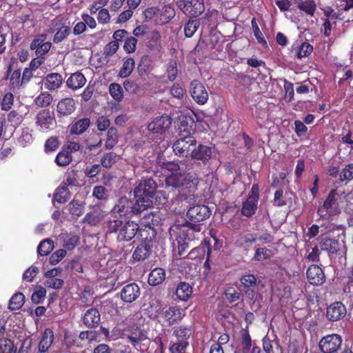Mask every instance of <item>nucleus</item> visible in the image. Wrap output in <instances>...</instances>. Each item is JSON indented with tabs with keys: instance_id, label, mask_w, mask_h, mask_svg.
Instances as JSON below:
<instances>
[{
	"instance_id": "obj_1",
	"label": "nucleus",
	"mask_w": 353,
	"mask_h": 353,
	"mask_svg": "<svg viewBox=\"0 0 353 353\" xmlns=\"http://www.w3.org/2000/svg\"><path fill=\"white\" fill-rule=\"evenodd\" d=\"M136 203L126 196L119 198L111 210L114 216H123L132 213L137 214L150 208L153 205L154 194V181L152 179H145L134 189Z\"/></svg>"
},
{
	"instance_id": "obj_2",
	"label": "nucleus",
	"mask_w": 353,
	"mask_h": 353,
	"mask_svg": "<svg viewBox=\"0 0 353 353\" xmlns=\"http://www.w3.org/2000/svg\"><path fill=\"white\" fill-rule=\"evenodd\" d=\"M159 178V184L161 187H171L178 190L179 192L185 197L194 196L198 190V185L201 179L196 172H172L171 174H163L156 168V177Z\"/></svg>"
},
{
	"instance_id": "obj_3",
	"label": "nucleus",
	"mask_w": 353,
	"mask_h": 353,
	"mask_svg": "<svg viewBox=\"0 0 353 353\" xmlns=\"http://www.w3.org/2000/svg\"><path fill=\"white\" fill-rule=\"evenodd\" d=\"M341 199L337 189H332L327 196L323 204L317 208L319 219L330 221L341 212L339 200Z\"/></svg>"
},
{
	"instance_id": "obj_4",
	"label": "nucleus",
	"mask_w": 353,
	"mask_h": 353,
	"mask_svg": "<svg viewBox=\"0 0 353 353\" xmlns=\"http://www.w3.org/2000/svg\"><path fill=\"white\" fill-rule=\"evenodd\" d=\"M319 246L321 250L330 254H346L345 242L343 241H339L335 237H332L330 233L321 234L319 236Z\"/></svg>"
},
{
	"instance_id": "obj_5",
	"label": "nucleus",
	"mask_w": 353,
	"mask_h": 353,
	"mask_svg": "<svg viewBox=\"0 0 353 353\" xmlns=\"http://www.w3.org/2000/svg\"><path fill=\"white\" fill-rule=\"evenodd\" d=\"M196 145V139L194 136L177 135L172 144V150L176 156L188 157L191 155Z\"/></svg>"
},
{
	"instance_id": "obj_6",
	"label": "nucleus",
	"mask_w": 353,
	"mask_h": 353,
	"mask_svg": "<svg viewBox=\"0 0 353 353\" xmlns=\"http://www.w3.org/2000/svg\"><path fill=\"white\" fill-rule=\"evenodd\" d=\"M176 3L188 17H196L205 11L204 0H179Z\"/></svg>"
},
{
	"instance_id": "obj_7",
	"label": "nucleus",
	"mask_w": 353,
	"mask_h": 353,
	"mask_svg": "<svg viewBox=\"0 0 353 353\" xmlns=\"http://www.w3.org/2000/svg\"><path fill=\"white\" fill-rule=\"evenodd\" d=\"M342 341V338L339 334H327L321 338L319 347L322 353H339Z\"/></svg>"
},
{
	"instance_id": "obj_8",
	"label": "nucleus",
	"mask_w": 353,
	"mask_h": 353,
	"mask_svg": "<svg viewBox=\"0 0 353 353\" xmlns=\"http://www.w3.org/2000/svg\"><path fill=\"white\" fill-rule=\"evenodd\" d=\"M190 93L193 100L199 105H204L209 98L205 85L199 80L194 79L190 85Z\"/></svg>"
},
{
	"instance_id": "obj_9",
	"label": "nucleus",
	"mask_w": 353,
	"mask_h": 353,
	"mask_svg": "<svg viewBox=\"0 0 353 353\" xmlns=\"http://www.w3.org/2000/svg\"><path fill=\"white\" fill-rule=\"evenodd\" d=\"M46 34L37 35L32 41L30 48L35 52L37 57H45L52 48V43L47 41Z\"/></svg>"
},
{
	"instance_id": "obj_10",
	"label": "nucleus",
	"mask_w": 353,
	"mask_h": 353,
	"mask_svg": "<svg viewBox=\"0 0 353 353\" xmlns=\"http://www.w3.org/2000/svg\"><path fill=\"white\" fill-rule=\"evenodd\" d=\"M196 123L191 115H181L178 118V135L193 136Z\"/></svg>"
},
{
	"instance_id": "obj_11",
	"label": "nucleus",
	"mask_w": 353,
	"mask_h": 353,
	"mask_svg": "<svg viewBox=\"0 0 353 353\" xmlns=\"http://www.w3.org/2000/svg\"><path fill=\"white\" fill-rule=\"evenodd\" d=\"M241 290L250 299H253L257 289V280L254 274L243 275L240 279Z\"/></svg>"
},
{
	"instance_id": "obj_12",
	"label": "nucleus",
	"mask_w": 353,
	"mask_h": 353,
	"mask_svg": "<svg viewBox=\"0 0 353 353\" xmlns=\"http://www.w3.org/2000/svg\"><path fill=\"white\" fill-rule=\"evenodd\" d=\"M211 211L205 205H196L189 208L187 212L188 219L194 223H198L210 217Z\"/></svg>"
},
{
	"instance_id": "obj_13",
	"label": "nucleus",
	"mask_w": 353,
	"mask_h": 353,
	"mask_svg": "<svg viewBox=\"0 0 353 353\" xmlns=\"http://www.w3.org/2000/svg\"><path fill=\"white\" fill-rule=\"evenodd\" d=\"M123 336L126 337L128 342L137 350H139L138 346L141 347L142 343L148 341L145 332L137 327H132L131 329L125 330L123 333ZM145 345V343H143V345Z\"/></svg>"
},
{
	"instance_id": "obj_14",
	"label": "nucleus",
	"mask_w": 353,
	"mask_h": 353,
	"mask_svg": "<svg viewBox=\"0 0 353 353\" xmlns=\"http://www.w3.org/2000/svg\"><path fill=\"white\" fill-rule=\"evenodd\" d=\"M56 120L50 111L43 110L37 114L36 124L41 132H47L55 125Z\"/></svg>"
},
{
	"instance_id": "obj_15",
	"label": "nucleus",
	"mask_w": 353,
	"mask_h": 353,
	"mask_svg": "<svg viewBox=\"0 0 353 353\" xmlns=\"http://www.w3.org/2000/svg\"><path fill=\"white\" fill-rule=\"evenodd\" d=\"M174 8L170 4L159 6L156 8V25L168 23L175 16Z\"/></svg>"
},
{
	"instance_id": "obj_16",
	"label": "nucleus",
	"mask_w": 353,
	"mask_h": 353,
	"mask_svg": "<svg viewBox=\"0 0 353 353\" xmlns=\"http://www.w3.org/2000/svg\"><path fill=\"white\" fill-rule=\"evenodd\" d=\"M346 313L345 306L340 301L332 303L326 310L327 319L332 322L342 319Z\"/></svg>"
},
{
	"instance_id": "obj_17",
	"label": "nucleus",
	"mask_w": 353,
	"mask_h": 353,
	"mask_svg": "<svg viewBox=\"0 0 353 353\" xmlns=\"http://www.w3.org/2000/svg\"><path fill=\"white\" fill-rule=\"evenodd\" d=\"M53 27L51 28V32H54L53 42L59 43L65 39L70 34V28L60 20L54 21L52 23Z\"/></svg>"
},
{
	"instance_id": "obj_18",
	"label": "nucleus",
	"mask_w": 353,
	"mask_h": 353,
	"mask_svg": "<svg viewBox=\"0 0 353 353\" xmlns=\"http://www.w3.org/2000/svg\"><path fill=\"white\" fill-rule=\"evenodd\" d=\"M307 279L313 285H321L325 281L323 270L317 265H311L307 270Z\"/></svg>"
},
{
	"instance_id": "obj_19",
	"label": "nucleus",
	"mask_w": 353,
	"mask_h": 353,
	"mask_svg": "<svg viewBox=\"0 0 353 353\" xmlns=\"http://www.w3.org/2000/svg\"><path fill=\"white\" fill-rule=\"evenodd\" d=\"M212 252L210 240L205 239L198 247L193 248L188 254L187 257L190 260H199L204 259L208 254L210 255Z\"/></svg>"
},
{
	"instance_id": "obj_20",
	"label": "nucleus",
	"mask_w": 353,
	"mask_h": 353,
	"mask_svg": "<svg viewBox=\"0 0 353 353\" xmlns=\"http://www.w3.org/2000/svg\"><path fill=\"white\" fill-rule=\"evenodd\" d=\"M201 227L199 224H194L187 222L183 227L179 234L181 238L188 241H192L195 239H199V235H201Z\"/></svg>"
},
{
	"instance_id": "obj_21",
	"label": "nucleus",
	"mask_w": 353,
	"mask_h": 353,
	"mask_svg": "<svg viewBox=\"0 0 353 353\" xmlns=\"http://www.w3.org/2000/svg\"><path fill=\"white\" fill-rule=\"evenodd\" d=\"M212 149L210 146L199 144L197 146H194L190 157L192 159L201 161L203 163L205 164L209 162L212 157Z\"/></svg>"
},
{
	"instance_id": "obj_22",
	"label": "nucleus",
	"mask_w": 353,
	"mask_h": 353,
	"mask_svg": "<svg viewBox=\"0 0 353 353\" xmlns=\"http://www.w3.org/2000/svg\"><path fill=\"white\" fill-rule=\"evenodd\" d=\"M139 225L134 221H126L122 224L119 230L118 239L123 241H130L136 234Z\"/></svg>"
},
{
	"instance_id": "obj_23",
	"label": "nucleus",
	"mask_w": 353,
	"mask_h": 353,
	"mask_svg": "<svg viewBox=\"0 0 353 353\" xmlns=\"http://www.w3.org/2000/svg\"><path fill=\"white\" fill-rule=\"evenodd\" d=\"M153 68L152 60L148 56L143 57L138 65L139 74L143 79L148 78L149 81H152L153 79Z\"/></svg>"
},
{
	"instance_id": "obj_24",
	"label": "nucleus",
	"mask_w": 353,
	"mask_h": 353,
	"mask_svg": "<svg viewBox=\"0 0 353 353\" xmlns=\"http://www.w3.org/2000/svg\"><path fill=\"white\" fill-rule=\"evenodd\" d=\"M107 213L99 205H94L90 212H88L83 218L84 222L91 225H96L104 219Z\"/></svg>"
},
{
	"instance_id": "obj_25",
	"label": "nucleus",
	"mask_w": 353,
	"mask_h": 353,
	"mask_svg": "<svg viewBox=\"0 0 353 353\" xmlns=\"http://www.w3.org/2000/svg\"><path fill=\"white\" fill-rule=\"evenodd\" d=\"M140 295L139 287L136 283L125 285L121 292V299L127 303H132Z\"/></svg>"
},
{
	"instance_id": "obj_26",
	"label": "nucleus",
	"mask_w": 353,
	"mask_h": 353,
	"mask_svg": "<svg viewBox=\"0 0 353 353\" xmlns=\"http://www.w3.org/2000/svg\"><path fill=\"white\" fill-rule=\"evenodd\" d=\"M242 353H261V348L256 345L252 347V341L248 330L241 332Z\"/></svg>"
},
{
	"instance_id": "obj_27",
	"label": "nucleus",
	"mask_w": 353,
	"mask_h": 353,
	"mask_svg": "<svg viewBox=\"0 0 353 353\" xmlns=\"http://www.w3.org/2000/svg\"><path fill=\"white\" fill-rule=\"evenodd\" d=\"M101 321V315L96 308L88 310L83 316V323L88 327H97Z\"/></svg>"
},
{
	"instance_id": "obj_28",
	"label": "nucleus",
	"mask_w": 353,
	"mask_h": 353,
	"mask_svg": "<svg viewBox=\"0 0 353 353\" xmlns=\"http://www.w3.org/2000/svg\"><path fill=\"white\" fill-rule=\"evenodd\" d=\"M76 108L75 102L72 98H64L58 102L57 105V112L62 115L72 114Z\"/></svg>"
},
{
	"instance_id": "obj_29",
	"label": "nucleus",
	"mask_w": 353,
	"mask_h": 353,
	"mask_svg": "<svg viewBox=\"0 0 353 353\" xmlns=\"http://www.w3.org/2000/svg\"><path fill=\"white\" fill-rule=\"evenodd\" d=\"M192 294V287L187 282L181 281L178 283L175 294L181 301H187Z\"/></svg>"
},
{
	"instance_id": "obj_30",
	"label": "nucleus",
	"mask_w": 353,
	"mask_h": 353,
	"mask_svg": "<svg viewBox=\"0 0 353 353\" xmlns=\"http://www.w3.org/2000/svg\"><path fill=\"white\" fill-rule=\"evenodd\" d=\"M63 79L58 73H51L46 77L44 81L45 88L49 90H56L62 84Z\"/></svg>"
},
{
	"instance_id": "obj_31",
	"label": "nucleus",
	"mask_w": 353,
	"mask_h": 353,
	"mask_svg": "<svg viewBox=\"0 0 353 353\" xmlns=\"http://www.w3.org/2000/svg\"><path fill=\"white\" fill-rule=\"evenodd\" d=\"M90 125L89 118H83L74 122L70 128L71 134L79 135L85 132Z\"/></svg>"
},
{
	"instance_id": "obj_32",
	"label": "nucleus",
	"mask_w": 353,
	"mask_h": 353,
	"mask_svg": "<svg viewBox=\"0 0 353 353\" xmlns=\"http://www.w3.org/2000/svg\"><path fill=\"white\" fill-rule=\"evenodd\" d=\"M172 123V118L168 114L156 117V134L165 132L170 128Z\"/></svg>"
},
{
	"instance_id": "obj_33",
	"label": "nucleus",
	"mask_w": 353,
	"mask_h": 353,
	"mask_svg": "<svg viewBox=\"0 0 353 353\" xmlns=\"http://www.w3.org/2000/svg\"><path fill=\"white\" fill-rule=\"evenodd\" d=\"M353 179V163H348L344 168L342 169L339 174L338 180L336 181L335 184L338 186L346 185L349 181Z\"/></svg>"
},
{
	"instance_id": "obj_34",
	"label": "nucleus",
	"mask_w": 353,
	"mask_h": 353,
	"mask_svg": "<svg viewBox=\"0 0 353 353\" xmlns=\"http://www.w3.org/2000/svg\"><path fill=\"white\" fill-rule=\"evenodd\" d=\"M258 201L256 199L248 197L242 204L241 214L246 217H251L256 213Z\"/></svg>"
},
{
	"instance_id": "obj_35",
	"label": "nucleus",
	"mask_w": 353,
	"mask_h": 353,
	"mask_svg": "<svg viewBox=\"0 0 353 353\" xmlns=\"http://www.w3.org/2000/svg\"><path fill=\"white\" fill-rule=\"evenodd\" d=\"M86 82L84 75L81 72L72 74L67 80V85L72 90H77L82 88Z\"/></svg>"
},
{
	"instance_id": "obj_36",
	"label": "nucleus",
	"mask_w": 353,
	"mask_h": 353,
	"mask_svg": "<svg viewBox=\"0 0 353 353\" xmlns=\"http://www.w3.org/2000/svg\"><path fill=\"white\" fill-rule=\"evenodd\" d=\"M54 340L53 332L47 329L44 331L39 345L40 352H46L48 350Z\"/></svg>"
},
{
	"instance_id": "obj_37",
	"label": "nucleus",
	"mask_w": 353,
	"mask_h": 353,
	"mask_svg": "<svg viewBox=\"0 0 353 353\" xmlns=\"http://www.w3.org/2000/svg\"><path fill=\"white\" fill-rule=\"evenodd\" d=\"M257 240V234L255 233H247L241 235L236 240V245L239 248H247Z\"/></svg>"
},
{
	"instance_id": "obj_38",
	"label": "nucleus",
	"mask_w": 353,
	"mask_h": 353,
	"mask_svg": "<svg viewBox=\"0 0 353 353\" xmlns=\"http://www.w3.org/2000/svg\"><path fill=\"white\" fill-rule=\"evenodd\" d=\"M165 317L170 325L173 324L176 321L181 319V310L176 306L170 307L165 312Z\"/></svg>"
},
{
	"instance_id": "obj_39",
	"label": "nucleus",
	"mask_w": 353,
	"mask_h": 353,
	"mask_svg": "<svg viewBox=\"0 0 353 353\" xmlns=\"http://www.w3.org/2000/svg\"><path fill=\"white\" fill-rule=\"evenodd\" d=\"M134 66H135V61L134 60L130 57V58H128L123 63L119 72V76L121 78H126L128 77H129L134 68Z\"/></svg>"
},
{
	"instance_id": "obj_40",
	"label": "nucleus",
	"mask_w": 353,
	"mask_h": 353,
	"mask_svg": "<svg viewBox=\"0 0 353 353\" xmlns=\"http://www.w3.org/2000/svg\"><path fill=\"white\" fill-rule=\"evenodd\" d=\"M53 97L48 92H42L34 99V104L40 108H46L51 104Z\"/></svg>"
},
{
	"instance_id": "obj_41",
	"label": "nucleus",
	"mask_w": 353,
	"mask_h": 353,
	"mask_svg": "<svg viewBox=\"0 0 353 353\" xmlns=\"http://www.w3.org/2000/svg\"><path fill=\"white\" fill-rule=\"evenodd\" d=\"M84 205L83 201L73 199L68 205L70 213L77 217L81 216L84 212Z\"/></svg>"
},
{
	"instance_id": "obj_42",
	"label": "nucleus",
	"mask_w": 353,
	"mask_h": 353,
	"mask_svg": "<svg viewBox=\"0 0 353 353\" xmlns=\"http://www.w3.org/2000/svg\"><path fill=\"white\" fill-rule=\"evenodd\" d=\"M70 193L65 186H59L54 194V199L59 203H64L69 200Z\"/></svg>"
},
{
	"instance_id": "obj_43",
	"label": "nucleus",
	"mask_w": 353,
	"mask_h": 353,
	"mask_svg": "<svg viewBox=\"0 0 353 353\" xmlns=\"http://www.w3.org/2000/svg\"><path fill=\"white\" fill-rule=\"evenodd\" d=\"M297 7L306 14L313 16L316 8V5L314 0H303L298 2Z\"/></svg>"
},
{
	"instance_id": "obj_44",
	"label": "nucleus",
	"mask_w": 353,
	"mask_h": 353,
	"mask_svg": "<svg viewBox=\"0 0 353 353\" xmlns=\"http://www.w3.org/2000/svg\"><path fill=\"white\" fill-rule=\"evenodd\" d=\"M118 142V132L117 128L111 127L108 129L105 146L107 149H112Z\"/></svg>"
},
{
	"instance_id": "obj_45",
	"label": "nucleus",
	"mask_w": 353,
	"mask_h": 353,
	"mask_svg": "<svg viewBox=\"0 0 353 353\" xmlns=\"http://www.w3.org/2000/svg\"><path fill=\"white\" fill-rule=\"evenodd\" d=\"M54 242L51 239H45L42 241L38 248L37 252L39 255L47 256L54 249Z\"/></svg>"
},
{
	"instance_id": "obj_46",
	"label": "nucleus",
	"mask_w": 353,
	"mask_h": 353,
	"mask_svg": "<svg viewBox=\"0 0 353 353\" xmlns=\"http://www.w3.org/2000/svg\"><path fill=\"white\" fill-rule=\"evenodd\" d=\"M174 334L177 342H184L183 341L188 342V339L192 334V330L190 327L181 326L174 330Z\"/></svg>"
},
{
	"instance_id": "obj_47",
	"label": "nucleus",
	"mask_w": 353,
	"mask_h": 353,
	"mask_svg": "<svg viewBox=\"0 0 353 353\" xmlns=\"http://www.w3.org/2000/svg\"><path fill=\"white\" fill-rule=\"evenodd\" d=\"M25 296L22 293H16L10 300L9 308L11 310H17L21 308L24 303Z\"/></svg>"
},
{
	"instance_id": "obj_48",
	"label": "nucleus",
	"mask_w": 353,
	"mask_h": 353,
	"mask_svg": "<svg viewBox=\"0 0 353 353\" xmlns=\"http://www.w3.org/2000/svg\"><path fill=\"white\" fill-rule=\"evenodd\" d=\"M161 186L159 184V181L158 180V183L156 181V188L157 186ZM168 203V196L165 192L162 190H157L156 189V206L158 209H161L163 207Z\"/></svg>"
},
{
	"instance_id": "obj_49",
	"label": "nucleus",
	"mask_w": 353,
	"mask_h": 353,
	"mask_svg": "<svg viewBox=\"0 0 353 353\" xmlns=\"http://www.w3.org/2000/svg\"><path fill=\"white\" fill-rule=\"evenodd\" d=\"M198 19H189L184 26V34L186 37H191L194 35L199 26Z\"/></svg>"
},
{
	"instance_id": "obj_50",
	"label": "nucleus",
	"mask_w": 353,
	"mask_h": 353,
	"mask_svg": "<svg viewBox=\"0 0 353 353\" xmlns=\"http://www.w3.org/2000/svg\"><path fill=\"white\" fill-rule=\"evenodd\" d=\"M55 161L59 166H65L72 161V156L68 150H63L58 153Z\"/></svg>"
},
{
	"instance_id": "obj_51",
	"label": "nucleus",
	"mask_w": 353,
	"mask_h": 353,
	"mask_svg": "<svg viewBox=\"0 0 353 353\" xmlns=\"http://www.w3.org/2000/svg\"><path fill=\"white\" fill-rule=\"evenodd\" d=\"M16 352L17 347L10 339H0V353H16Z\"/></svg>"
},
{
	"instance_id": "obj_52",
	"label": "nucleus",
	"mask_w": 353,
	"mask_h": 353,
	"mask_svg": "<svg viewBox=\"0 0 353 353\" xmlns=\"http://www.w3.org/2000/svg\"><path fill=\"white\" fill-rule=\"evenodd\" d=\"M273 343L274 341L267 336L263 339V350L264 353H279L278 350L280 349L279 345L278 343H275L276 347L274 348Z\"/></svg>"
},
{
	"instance_id": "obj_53",
	"label": "nucleus",
	"mask_w": 353,
	"mask_h": 353,
	"mask_svg": "<svg viewBox=\"0 0 353 353\" xmlns=\"http://www.w3.org/2000/svg\"><path fill=\"white\" fill-rule=\"evenodd\" d=\"M272 250L266 248H259L255 250L253 259L257 261H261L270 259L272 256Z\"/></svg>"
},
{
	"instance_id": "obj_54",
	"label": "nucleus",
	"mask_w": 353,
	"mask_h": 353,
	"mask_svg": "<svg viewBox=\"0 0 353 353\" xmlns=\"http://www.w3.org/2000/svg\"><path fill=\"white\" fill-rule=\"evenodd\" d=\"M307 254L305 256V259L307 260L312 262L319 261L321 252L317 245H314L310 248V245H307Z\"/></svg>"
},
{
	"instance_id": "obj_55",
	"label": "nucleus",
	"mask_w": 353,
	"mask_h": 353,
	"mask_svg": "<svg viewBox=\"0 0 353 353\" xmlns=\"http://www.w3.org/2000/svg\"><path fill=\"white\" fill-rule=\"evenodd\" d=\"M46 296V290L41 286H37L32 295V301L35 304L41 303Z\"/></svg>"
},
{
	"instance_id": "obj_56",
	"label": "nucleus",
	"mask_w": 353,
	"mask_h": 353,
	"mask_svg": "<svg viewBox=\"0 0 353 353\" xmlns=\"http://www.w3.org/2000/svg\"><path fill=\"white\" fill-rule=\"evenodd\" d=\"M166 74L169 81H173L176 79L178 74V68L176 61L170 60L169 61L166 69Z\"/></svg>"
},
{
	"instance_id": "obj_57",
	"label": "nucleus",
	"mask_w": 353,
	"mask_h": 353,
	"mask_svg": "<svg viewBox=\"0 0 353 353\" xmlns=\"http://www.w3.org/2000/svg\"><path fill=\"white\" fill-rule=\"evenodd\" d=\"M122 224V221L117 216H114L113 219H110L106 223L107 232L109 233L119 232V228H121Z\"/></svg>"
},
{
	"instance_id": "obj_58",
	"label": "nucleus",
	"mask_w": 353,
	"mask_h": 353,
	"mask_svg": "<svg viewBox=\"0 0 353 353\" xmlns=\"http://www.w3.org/2000/svg\"><path fill=\"white\" fill-rule=\"evenodd\" d=\"M109 91L112 98L118 101H120L123 98V89L118 83H111Z\"/></svg>"
},
{
	"instance_id": "obj_59",
	"label": "nucleus",
	"mask_w": 353,
	"mask_h": 353,
	"mask_svg": "<svg viewBox=\"0 0 353 353\" xmlns=\"http://www.w3.org/2000/svg\"><path fill=\"white\" fill-rule=\"evenodd\" d=\"M313 51V46L307 42H303L299 48L296 57L302 59L308 57Z\"/></svg>"
},
{
	"instance_id": "obj_60",
	"label": "nucleus",
	"mask_w": 353,
	"mask_h": 353,
	"mask_svg": "<svg viewBox=\"0 0 353 353\" xmlns=\"http://www.w3.org/2000/svg\"><path fill=\"white\" fill-rule=\"evenodd\" d=\"M14 103V95L11 92L6 93L1 103L2 110L8 111L11 109Z\"/></svg>"
},
{
	"instance_id": "obj_61",
	"label": "nucleus",
	"mask_w": 353,
	"mask_h": 353,
	"mask_svg": "<svg viewBox=\"0 0 353 353\" xmlns=\"http://www.w3.org/2000/svg\"><path fill=\"white\" fill-rule=\"evenodd\" d=\"M117 155L114 152H108L101 158V163L102 166L105 168H111L116 162Z\"/></svg>"
},
{
	"instance_id": "obj_62",
	"label": "nucleus",
	"mask_w": 353,
	"mask_h": 353,
	"mask_svg": "<svg viewBox=\"0 0 353 353\" xmlns=\"http://www.w3.org/2000/svg\"><path fill=\"white\" fill-rule=\"evenodd\" d=\"M66 250L64 249L57 250L50 256V263L52 265L59 263L66 256Z\"/></svg>"
},
{
	"instance_id": "obj_63",
	"label": "nucleus",
	"mask_w": 353,
	"mask_h": 353,
	"mask_svg": "<svg viewBox=\"0 0 353 353\" xmlns=\"http://www.w3.org/2000/svg\"><path fill=\"white\" fill-rule=\"evenodd\" d=\"M108 190L102 185L95 186L92 191V196L99 200L107 199Z\"/></svg>"
},
{
	"instance_id": "obj_64",
	"label": "nucleus",
	"mask_w": 353,
	"mask_h": 353,
	"mask_svg": "<svg viewBox=\"0 0 353 353\" xmlns=\"http://www.w3.org/2000/svg\"><path fill=\"white\" fill-rule=\"evenodd\" d=\"M38 273L39 269L37 267L32 265L24 272L23 274V279L27 282H32Z\"/></svg>"
}]
</instances>
